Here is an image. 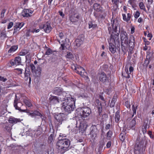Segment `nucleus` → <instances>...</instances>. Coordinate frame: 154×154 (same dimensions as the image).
<instances>
[{
    "label": "nucleus",
    "instance_id": "nucleus-18",
    "mask_svg": "<svg viewBox=\"0 0 154 154\" xmlns=\"http://www.w3.org/2000/svg\"><path fill=\"white\" fill-rule=\"evenodd\" d=\"M33 12V11L31 10L25 9L22 12V15L24 17H28L31 16Z\"/></svg>",
    "mask_w": 154,
    "mask_h": 154
},
{
    "label": "nucleus",
    "instance_id": "nucleus-9",
    "mask_svg": "<svg viewBox=\"0 0 154 154\" xmlns=\"http://www.w3.org/2000/svg\"><path fill=\"white\" fill-rule=\"evenodd\" d=\"M111 24L112 26V29L115 33V34L118 33L119 35V31L118 32H117V29L118 27H119V28H120L119 21L117 19L112 18L111 20ZM113 33L114 34V32Z\"/></svg>",
    "mask_w": 154,
    "mask_h": 154
},
{
    "label": "nucleus",
    "instance_id": "nucleus-14",
    "mask_svg": "<svg viewBox=\"0 0 154 154\" xmlns=\"http://www.w3.org/2000/svg\"><path fill=\"white\" fill-rule=\"evenodd\" d=\"M54 93L56 94L61 96V94H62L63 95L65 96L66 94H69L68 93H66L65 92L63 91L62 89L60 87H57L54 88Z\"/></svg>",
    "mask_w": 154,
    "mask_h": 154
},
{
    "label": "nucleus",
    "instance_id": "nucleus-2",
    "mask_svg": "<svg viewBox=\"0 0 154 154\" xmlns=\"http://www.w3.org/2000/svg\"><path fill=\"white\" fill-rule=\"evenodd\" d=\"M61 102V109L68 113H70L75 108V100L69 94H66Z\"/></svg>",
    "mask_w": 154,
    "mask_h": 154
},
{
    "label": "nucleus",
    "instance_id": "nucleus-38",
    "mask_svg": "<svg viewBox=\"0 0 154 154\" xmlns=\"http://www.w3.org/2000/svg\"><path fill=\"white\" fill-rule=\"evenodd\" d=\"M147 125H143L142 128V131L143 134L146 133V131Z\"/></svg>",
    "mask_w": 154,
    "mask_h": 154
},
{
    "label": "nucleus",
    "instance_id": "nucleus-17",
    "mask_svg": "<svg viewBox=\"0 0 154 154\" xmlns=\"http://www.w3.org/2000/svg\"><path fill=\"white\" fill-rule=\"evenodd\" d=\"M75 70L77 73L82 76H83L84 75L85 70L82 67L80 66H77L76 67H75Z\"/></svg>",
    "mask_w": 154,
    "mask_h": 154
},
{
    "label": "nucleus",
    "instance_id": "nucleus-35",
    "mask_svg": "<svg viewBox=\"0 0 154 154\" xmlns=\"http://www.w3.org/2000/svg\"><path fill=\"white\" fill-rule=\"evenodd\" d=\"M112 134V132L111 131H109L107 133V138L108 140H110Z\"/></svg>",
    "mask_w": 154,
    "mask_h": 154
},
{
    "label": "nucleus",
    "instance_id": "nucleus-24",
    "mask_svg": "<svg viewBox=\"0 0 154 154\" xmlns=\"http://www.w3.org/2000/svg\"><path fill=\"white\" fill-rule=\"evenodd\" d=\"M94 9L98 12L101 11H102V8L100 4L97 3H95L94 5Z\"/></svg>",
    "mask_w": 154,
    "mask_h": 154
},
{
    "label": "nucleus",
    "instance_id": "nucleus-16",
    "mask_svg": "<svg viewBox=\"0 0 154 154\" xmlns=\"http://www.w3.org/2000/svg\"><path fill=\"white\" fill-rule=\"evenodd\" d=\"M84 36L81 35L78 37V38L75 40L76 45L77 47H79L83 43L84 40Z\"/></svg>",
    "mask_w": 154,
    "mask_h": 154
},
{
    "label": "nucleus",
    "instance_id": "nucleus-62",
    "mask_svg": "<svg viewBox=\"0 0 154 154\" xmlns=\"http://www.w3.org/2000/svg\"><path fill=\"white\" fill-rule=\"evenodd\" d=\"M111 145V142L110 141H109L106 144V147L107 148H109Z\"/></svg>",
    "mask_w": 154,
    "mask_h": 154
},
{
    "label": "nucleus",
    "instance_id": "nucleus-37",
    "mask_svg": "<svg viewBox=\"0 0 154 154\" xmlns=\"http://www.w3.org/2000/svg\"><path fill=\"white\" fill-rule=\"evenodd\" d=\"M66 57L68 58L72 59L73 57V56L71 53H68Z\"/></svg>",
    "mask_w": 154,
    "mask_h": 154
},
{
    "label": "nucleus",
    "instance_id": "nucleus-26",
    "mask_svg": "<svg viewBox=\"0 0 154 154\" xmlns=\"http://www.w3.org/2000/svg\"><path fill=\"white\" fill-rule=\"evenodd\" d=\"M120 117L119 115V112L117 111L116 112L115 116V119L116 122H118L120 120Z\"/></svg>",
    "mask_w": 154,
    "mask_h": 154
},
{
    "label": "nucleus",
    "instance_id": "nucleus-6",
    "mask_svg": "<svg viewBox=\"0 0 154 154\" xmlns=\"http://www.w3.org/2000/svg\"><path fill=\"white\" fill-rule=\"evenodd\" d=\"M54 117L55 120L54 121V124L56 128H58L61 125L63 122L66 119V116L62 113H54Z\"/></svg>",
    "mask_w": 154,
    "mask_h": 154
},
{
    "label": "nucleus",
    "instance_id": "nucleus-28",
    "mask_svg": "<svg viewBox=\"0 0 154 154\" xmlns=\"http://www.w3.org/2000/svg\"><path fill=\"white\" fill-rule=\"evenodd\" d=\"M30 115L32 116H39L42 117V114L38 111H35L32 113H31Z\"/></svg>",
    "mask_w": 154,
    "mask_h": 154
},
{
    "label": "nucleus",
    "instance_id": "nucleus-56",
    "mask_svg": "<svg viewBox=\"0 0 154 154\" xmlns=\"http://www.w3.org/2000/svg\"><path fill=\"white\" fill-rule=\"evenodd\" d=\"M65 44H61V46L60 47V49L61 50H64L65 49Z\"/></svg>",
    "mask_w": 154,
    "mask_h": 154
},
{
    "label": "nucleus",
    "instance_id": "nucleus-31",
    "mask_svg": "<svg viewBox=\"0 0 154 154\" xmlns=\"http://www.w3.org/2000/svg\"><path fill=\"white\" fill-rule=\"evenodd\" d=\"M23 102L26 104V106L28 107H30L32 106V104L31 103L29 100L26 99H25L23 100Z\"/></svg>",
    "mask_w": 154,
    "mask_h": 154
},
{
    "label": "nucleus",
    "instance_id": "nucleus-30",
    "mask_svg": "<svg viewBox=\"0 0 154 154\" xmlns=\"http://www.w3.org/2000/svg\"><path fill=\"white\" fill-rule=\"evenodd\" d=\"M137 106H135L134 105H133L132 107V110L133 112V114L132 115V117H133L134 116V115L136 114L137 109Z\"/></svg>",
    "mask_w": 154,
    "mask_h": 154
},
{
    "label": "nucleus",
    "instance_id": "nucleus-15",
    "mask_svg": "<svg viewBox=\"0 0 154 154\" xmlns=\"http://www.w3.org/2000/svg\"><path fill=\"white\" fill-rule=\"evenodd\" d=\"M144 146V142H140L138 143L137 141L136 142V144L135 147V150L136 151H138V152L140 151H141L143 149Z\"/></svg>",
    "mask_w": 154,
    "mask_h": 154
},
{
    "label": "nucleus",
    "instance_id": "nucleus-7",
    "mask_svg": "<svg viewBox=\"0 0 154 154\" xmlns=\"http://www.w3.org/2000/svg\"><path fill=\"white\" fill-rule=\"evenodd\" d=\"M24 131H25L21 134L22 136L26 135L27 136H30L32 138H34L37 137L41 134L42 129L39 127L36 131H32L31 129H29L28 131L24 129Z\"/></svg>",
    "mask_w": 154,
    "mask_h": 154
},
{
    "label": "nucleus",
    "instance_id": "nucleus-51",
    "mask_svg": "<svg viewBox=\"0 0 154 154\" xmlns=\"http://www.w3.org/2000/svg\"><path fill=\"white\" fill-rule=\"evenodd\" d=\"M6 33L5 31H3L1 33V36L4 37H6Z\"/></svg>",
    "mask_w": 154,
    "mask_h": 154
},
{
    "label": "nucleus",
    "instance_id": "nucleus-22",
    "mask_svg": "<svg viewBox=\"0 0 154 154\" xmlns=\"http://www.w3.org/2000/svg\"><path fill=\"white\" fill-rule=\"evenodd\" d=\"M9 122L10 123L12 124H15L18 122H19L20 121V119L15 118L13 117H10L9 119Z\"/></svg>",
    "mask_w": 154,
    "mask_h": 154
},
{
    "label": "nucleus",
    "instance_id": "nucleus-47",
    "mask_svg": "<svg viewBox=\"0 0 154 154\" xmlns=\"http://www.w3.org/2000/svg\"><path fill=\"white\" fill-rule=\"evenodd\" d=\"M6 10L4 9L2 10L1 14V17L3 18L4 17V14L6 12Z\"/></svg>",
    "mask_w": 154,
    "mask_h": 154
},
{
    "label": "nucleus",
    "instance_id": "nucleus-53",
    "mask_svg": "<svg viewBox=\"0 0 154 154\" xmlns=\"http://www.w3.org/2000/svg\"><path fill=\"white\" fill-rule=\"evenodd\" d=\"M0 80L5 82L7 80V79L6 78H5L3 77L0 76Z\"/></svg>",
    "mask_w": 154,
    "mask_h": 154
},
{
    "label": "nucleus",
    "instance_id": "nucleus-59",
    "mask_svg": "<svg viewBox=\"0 0 154 154\" xmlns=\"http://www.w3.org/2000/svg\"><path fill=\"white\" fill-rule=\"evenodd\" d=\"M114 104H115V102L113 101V100H112L111 102L110 106L111 107H113L114 105Z\"/></svg>",
    "mask_w": 154,
    "mask_h": 154
},
{
    "label": "nucleus",
    "instance_id": "nucleus-39",
    "mask_svg": "<svg viewBox=\"0 0 154 154\" xmlns=\"http://www.w3.org/2000/svg\"><path fill=\"white\" fill-rule=\"evenodd\" d=\"M15 70L18 74H21L23 71L22 69L20 68H16L15 69Z\"/></svg>",
    "mask_w": 154,
    "mask_h": 154
},
{
    "label": "nucleus",
    "instance_id": "nucleus-64",
    "mask_svg": "<svg viewBox=\"0 0 154 154\" xmlns=\"http://www.w3.org/2000/svg\"><path fill=\"white\" fill-rule=\"evenodd\" d=\"M59 36L61 39H62L63 36V34L62 32L60 33L59 34Z\"/></svg>",
    "mask_w": 154,
    "mask_h": 154
},
{
    "label": "nucleus",
    "instance_id": "nucleus-52",
    "mask_svg": "<svg viewBox=\"0 0 154 154\" xmlns=\"http://www.w3.org/2000/svg\"><path fill=\"white\" fill-rule=\"evenodd\" d=\"M53 139V137L52 134H51L49 137L48 141L49 142H51Z\"/></svg>",
    "mask_w": 154,
    "mask_h": 154
},
{
    "label": "nucleus",
    "instance_id": "nucleus-33",
    "mask_svg": "<svg viewBox=\"0 0 154 154\" xmlns=\"http://www.w3.org/2000/svg\"><path fill=\"white\" fill-rule=\"evenodd\" d=\"M135 124L136 121L135 118H134L131 121L130 123V128H133L135 125Z\"/></svg>",
    "mask_w": 154,
    "mask_h": 154
},
{
    "label": "nucleus",
    "instance_id": "nucleus-29",
    "mask_svg": "<svg viewBox=\"0 0 154 154\" xmlns=\"http://www.w3.org/2000/svg\"><path fill=\"white\" fill-rule=\"evenodd\" d=\"M41 68L40 66H38L37 67L35 74L38 76L40 75L41 74Z\"/></svg>",
    "mask_w": 154,
    "mask_h": 154
},
{
    "label": "nucleus",
    "instance_id": "nucleus-54",
    "mask_svg": "<svg viewBox=\"0 0 154 154\" xmlns=\"http://www.w3.org/2000/svg\"><path fill=\"white\" fill-rule=\"evenodd\" d=\"M13 22H10L9 23V24L8 26V29H10L12 27V26H13Z\"/></svg>",
    "mask_w": 154,
    "mask_h": 154
},
{
    "label": "nucleus",
    "instance_id": "nucleus-42",
    "mask_svg": "<svg viewBox=\"0 0 154 154\" xmlns=\"http://www.w3.org/2000/svg\"><path fill=\"white\" fill-rule=\"evenodd\" d=\"M5 129L8 132H10L11 131V128L10 125L7 124L5 125Z\"/></svg>",
    "mask_w": 154,
    "mask_h": 154
},
{
    "label": "nucleus",
    "instance_id": "nucleus-23",
    "mask_svg": "<svg viewBox=\"0 0 154 154\" xmlns=\"http://www.w3.org/2000/svg\"><path fill=\"white\" fill-rule=\"evenodd\" d=\"M134 70V68L132 66H130L129 68V71L130 73H129L128 69V68H126V67H125V70L126 73L128 75L127 76H126V77L129 78H130V74H131V73L133 72V71Z\"/></svg>",
    "mask_w": 154,
    "mask_h": 154
},
{
    "label": "nucleus",
    "instance_id": "nucleus-13",
    "mask_svg": "<svg viewBox=\"0 0 154 154\" xmlns=\"http://www.w3.org/2000/svg\"><path fill=\"white\" fill-rule=\"evenodd\" d=\"M79 18L80 16L77 14H72L69 16V19L70 21L73 23L78 21Z\"/></svg>",
    "mask_w": 154,
    "mask_h": 154
},
{
    "label": "nucleus",
    "instance_id": "nucleus-4",
    "mask_svg": "<svg viewBox=\"0 0 154 154\" xmlns=\"http://www.w3.org/2000/svg\"><path fill=\"white\" fill-rule=\"evenodd\" d=\"M70 144V142L67 139L59 140L57 143V148L59 150V152L63 154L68 150Z\"/></svg>",
    "mask_w": 154,
    "mask_h": 154
},
{
    "label": "nucleus",
    "instance_id": "nucleus-63",
    "mask_svg": "<svg viewBox=\"0 0 154 154\" xmlns=\"http://www.w3.org/2000/svg\"><path fill=\"white\" fill-rule=\"evenodd\" d=\"M147 37H149V40H151V38L152 37V35L151 34H150V33H149L148 35H147Z\"/></svg>",
    "mask_w": 154,
    "mask_h": 154
},
{
    "label": "nucleus",
    "instance_id": "nucleus-10",
    "mask_svg": "<svg viewBox=\"0 0 154 154\" xmlns=\"http://www.w3.org/2000/svg\"><path fill=\"white\" fill-rule=\"evenodd\" d=\"M18 99L17 98V95H15V98L14 100V106L16 109L20 111L25 112L26 109H21V107L23 105L21 103L17 102Z\"/></svg>",
    "mask_w": 154,
    "mask_h": 154
},
{
    "label": "nucleus",
    "instance_id": "nucleus-3",
    "mask_svg": "<svg viewBox=\"0 0 154 154\" xmlns=\"http://www.w3.org/2000/svg\"><path fill=\"white\" fill-rule=\"evenodd\" d=\"M109 44V48L111 52L114 54L116 51V45L119 44V40L118 33H112L109 39L108 40Z\"/></svg>",
    "mask_w": 154,
    "mask_h": 154
},
{
    "label": "nucleus",
    "instance_id": "nucleus-61",
    "mask_svg": "<svg viewBox=\"0 0 154 154\" xmlns=\"http://www.w3.org/2000/svg\"><path fill=\"white\" fill-rule=\"evenodd\" d=\"M125 105L126 106L127 108H130V105L129 103L128 102H126L125 103Z\"/></svg>",
    "mask_w": 154,
    "mask_h": 154
},
{
    "label": "nucleus",
    "instance_id": "nucleus-48",
    "mask_svg": "<svg viewBox=\"0 0 154 154\" xmlns=\"http://www.w3.org/2000/svg\"><path fill=\"white\" fill-rule=\"evenodd\" d=\"M106 16V13H104L102 14H100L99 17L101 18H104Z\"/></svg>",
    "mask_w": 154,
    "mask_h": 154
},
{
    "label": "nucleus",
    "instance_id": "nucleus-40",
    "mask_svg": "<svg viewBox=\"0 0 154 154\" xmlns=\"http://www.w3.org/2000/svg\"><path fill=\"white\" fill-rule=\"evenodd\" d=\"M120 138L121 141H124L125 138V135L122 133L120 134Z\"/></svg>",
    "mask_w": 154,
    "mask_h": 154
},
{
    "label": "nucleus",
    "instance_id": "nucleus-57",
    "mask_svg": "<svg viewBox=\"0 0 154 154\" xmlns=\"http://www.w3.org/2000/svg\"><path fill=\"white\" fill-rule=\"evenodd\" d=\"M123 19L124 20L128 22L127 20V17L125 14H122Z\"/></svg>",
    "mask_w": 154,
    "mask_h": 154
},
{
    "label": "nucleus",
    "instance_id": "nucleus-1",
    "mask_svg": "<svg viewBox=\"0 0 154 154\" xmlns=\"http://www.w3.org/2000/svg\"><path fill=\"white\" fill-rule=\"evenodd\" d=\"M120 38L122 50L124 52H126L128 46L130 51H132L134 46V38L133 35H131L130 36L128 43L127 32L125 31L122 30L120 33Z\"/></svg>",
    "mask_w": 154,
    "mask_h": 154
},
{
    "label": "nucleus",
    "instance_id": "nucleus-45",
    "mask_svg": "<svg viewBox=\"0 0 154 154\" xmlns=\"http://www.w3.org/2000/svg\"><path fill=\"white\" fill-rule=\"evenodd\" d=\"M89 28H91L92 27H95L97 26V25H93L90 22L89 23Z\"/></svg>",
    "mask_w": 154,
    "mask_h": 154
},
{
    "label": "nucleus",
    "instance_id": "nucleus-27",
    "mask_svg": "<svg viewBox=\"0 0 154 154\" xmlns=\"http://www.w3.org/2000/svg\"><path fill=\"white\" fill-rule=\"evenodd\" d=\"M17 48V46H12L10 49L8 51V53H12L14 52Z\"/></svg>",
    "mask_w": 154,
    "mask_h": 154
},
{
    "label": "nucleus",
    "instance_id": "nucleus-41",
    "mask_svg": "<svg viewBox=\"0 0 154 154\" xmlns=\"http://www.w3.org/2000/svg\"><path fill=\"white\" fill-rule=\"evenodd\" d=\"M140 13L139 12L137 11L134 14V17L135 18L137 19L140 16Z\"/></svg>",
    "mask_w": 154,
    "mask_h": 154
},
{
    "label": "nucleus",
    "instance_id": "nucleus-32",
    "mask_svg": "<svg viewBox=\"0 0 154 154\" xmlns=\"http://www.w3.org/2000/svg\"><path fill=\"white\" fill-rule=\"evenodd\" d=\"M28 51L27 50H23L20 52V56H24L28 53Z\"/></svg>",
    "mask_w": 154,
    "mask_h": 154
},
{
    "label": "nucleus",
    "instance_id": "nucleus-11",
    "mask_svg": "<svg viewBox=\"0 0 154 154\" xmlns=\"http://www.w3.org/2000/svg\"><path fill=\"white\" fill-rule=\"evenodd\" d=\"M39 28L43 29L45 31L46 33H49L51 31L52 28L50 24L47 22L45 24L39 26Z\"/></svg>",
    "mask_w": 154,
    "mask_h": 154
},
{
    "label": "nucleus",
    "instance_id": "nucleus-8",
    "mask_svg": "<svg viewBox=\"0 0 154 154\" xmlns=\"http://www.w3.org/2000/svg\"><path fill=\"white\" fill-rule=\"evenodd\" d=\"M87 127V124L85 122L80 123L79 126H78L77 125L75 129L76 130L75 133L76 134L81 132L83 133L86 130Z\"/></svg>",
    "mask_w": 154,
    "mask_h": 154
},
{
    "label": "nucleus",
    "instance_id": "nucleus-46",
    "mask_svg": "<svg viewBox=\"0 0 154 154\" xmlns=\"http://www.w3.org/2000/svg\"><path fill=\"white\" fill-rule=\"evenodd\" d=\"M52 51L50 49H48L46 51L45 54L46 55H50L52 53Z\"/></svg>",
    "mask_w": 154,
    "mask_h": 154
},
{
    "label": "nucleus",
    "instance_id": "nucleus-55",
    "mask_svg": "<svg viewBox=\"0 0 154 154\" xmlns=\"http://www.w3.org/2000/svg\"><path fill=\"white\" fill-rule=\"evenodd\" d=\"M131 16V14L130 13H128L127 14V20L128 22L130 20Z\"/></svg>",
    "mask_w": 154,
    "mask_h": 154
},
{
    "label": "nucleus",
    "instance_id": "nucleus-43",
    "mask_svg": "<svg viewBox=\"0 0 154 154\" xmlns=\"http://www.w3.org/2000/svg\"><path fill=\"white\" fill-rule=\"evenodd\" d=\"M30 67L32 72H35V67L33 64H31L30 65Z\"/></svg>",
    "mask_w": 154,
    "mask_h": 154
},
{
    "label": "nucleus",
    "instance_id": "nucleus-12",
    "mask_svg": "<svg viewBox=\"0 0 154 154\" xmlns=\"http://www.w3.org/2000/svg\"><path fill=\"white\" fill-rule=\"evenodd\" d=\"M64 98H63L62 96H60L59 97H57L56 96H51L50 98V100L51 103L54 104H56L60 101H61V100H63Z\"/></svg>",
    "mask_w": 154,
    "mask_h": 154
},
{
    "label": "nucleus",
    "instance_id": "nucleus-34",
    "mask_svg": "<svg viewBox=\"0 0 154 154\" xmlns=\"http://www.w3.org/2000/svg\"><path fill=\"white\" fill-rule=\"evenodd\" d=\"M139 6L141 9L143 10L144 11L146 10L145 6L142 2H140L139 3Z\"/></svg>",
    "mask_w": 154,
    "mask_h": 154
},
{
    "label": "nucleus",
    "instance_id": "nucleus-25",
    "mask_svg": "<svg viewBox=\"0 0 154 154\" xmlns=\"http://www.w3.org/2000/svg\"><path fill=\"white\" fill-rule=\"evenodd\" d=\"M15 63L16 65H19L21 63V58L19 56L16 57L14 60Z\"/></svg>",
    "mask_w": 154,
    "mask_h": 154
},
{
    "label": "nucleus",
    "instance_id": "nucleus-49",
    "mask_svg": "<svg viewBox=\"0 0 154 154\" xmlns=\"http://www.w3.org/2000/svg\"><path fill=\"white\" fill-rule=\"evenodd\" d=\"M5 89V88H0V95H1L2 93H5V92L4 91V90Z\"/></svg>",
    "mask_w": 154,
    "mask_h": 154
},
{
    "label": "nucleus",
    "instance_id": "nucleus-58",
    "mask_svg": "<svg viewBox=\"0 0 154 154\" xmlns=\"http://www.w3.org/2000/svg\"><path fill=\"white\" fill-rule=\"evenodd\" d=\"M30 32H31V30H27L26 33V37L30 36Z\"/></svg>",
    "mask_w": 154,
    "mask_h": 154
},
{
    "label": "nucleus",
    "instance_id": "nucleus-44",
    "mask_svg": "<svg viewBox=\"0 0 154 154\" xmlns=\"http://www.w3.org/2000/svg\"><path fill=\"white\" fill-rule=\"evenodd\" d=\"M30 56V55L28 54L26 56V61L27 62H29L31 61Z\"/></svg>",
    "mask_w": 154,
    "mask_h": 154
},
{
    "label": "nucleus",
    "instance_id": "nucleus-36",
    "mask_svg": "<svg viewBox=\"0 0 154 154\" xmlns=\"http://www.w3.org/2000/svg\"><path fill=\"white\" fill-rule=\"evenodd\" d=\"M111 1L113 5H114L116 7H118L119 2V0H111Z\"/></svg>",
    "mask_w": 154,
    "mask_h": 154
},
{
    "label": "nucleus",
    "instance_id": "nucleus-60",
    "mask_svg": "<svg viewBox=\"0 0 154 154\" xmlns=\"http://www.w3.org/2000/svg\"><path fill=\"white\" fill-rule=\"evenodd\" d=\"M10 64L12 66L16 65L15 63L14 60H11L10 62Z\"/></svg>",
    "mask_w": 154,
    "mask_h": 154
},
{
    "label": "nucleus",
    "instance_id": "nucleus-50",
    "mask_svg": "<svg viewBox=\"0 0 154 154\" xmlns=\"http://www.w3.org/2000/svg\"><path fill=\"white\" fill-rule=\"evenodd\" d=\"M40 30L39 29H35L32 30H31V32L34 33L35 32L36 33L38 32Z\"/></svg>",
    "mask_w": 154,
    "mask_h": 154
},
{
    "label": "nucleus",
    "instance_id": "nucleus-20",
    "mask_svg": "<svg viewBox=\"0 0 154 154\" xmlns=\"http://www.w3.org/2000/svg\"><path fill=\"white\" fill-rule=\"evenodd\" d=\"M30 72L29 69L26 68L25 71V79L27 80L29 79V83H30L31 81V78L30 77Z\"/></svg>",
    "mask_w": 154,
    "mask_h": 154
},
{
    "label": "nucleus",
    "instance_id": "nucleus-19",
    "mask_svg": "<svg viewBox=\"0 0 154 154\" xmlns=\"http://www.w3.org/2000/svg\"><path fill=\"white\" fill-rule=\"evenodd\" d=\"M24 23L21 22H17L16 23L14 26V33L15 32H17V31H19L20 29L24 25Z\"/></svg>",
    "mask_w": 154,
    "mask_h": 154
},
{
    "label": "nucleus",
    "instance_id": "nucleus-5",
    "mask_svg": "<svg viewBox=\"0 0 154 154\" xmlns=\"http://www.w3.org/2000/svg\"><path fill=\"white\" fill-rule=\"evenodd\" d=\"M91 112V110L88 107L78 109L76 112L77 116L79 118L83 120L88 117Z\"/></svg>",
    "mask_w": 154,
    "mask_h": 154
},
{
    "label": "nucleus",
    "instance_id": "nucleus-21",
    "mask_svg": "<svg viewBox=\"0 0 154 154\" xmlns=\"http://www.w3.org/2000/svg\"><path fill=\"white\" fill-rule=\"evenodd\" d=\"M99 78L100 81L104 82L106 81V74L103 72L99 74Z\"/></svg>",
    "mask_w": 154,
    "mask_h": 154
}]
</instances>
